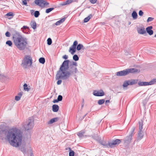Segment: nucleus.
<instances>
[{
  "instance_id": "obj_1",
  "label": "nucleus",
  "mask_w": 156,
  "mask_h": 156,
  "mask_svg": "<svg viewBox=\"0 0 156 156\" xmlns=\"http://www.w3.org/2000/svg\"><path fill=\"white\" fill-rule=\"evenodd\" d=\"M77 65L76 62L70 61L69 60H64L56 76V80H58L57 84L60 85L62 83V81L59 79L66 80L70 77H74L76 80L77 77L76 74L79 72L76 67Z\"/></svg>"
},
{
  "instance_id": "obj_2",
  "label": "nucleus",
  "mask_w": 156,
  "mask_h": 156,
  "mask_svg": "<svg viewBox=\"0 0 156 156\" xmlns=\"http://www.w3.org/2000/svg\"><path fill=\"white\" fill-rule=\"evenodd\" d=\"M6 137L10 144L13 146H19L21 144L22 134L20 131L15 128L9 129Z\"/></svg>"
},
{
  "instance_id": "obj_3",
  "label": "nucleus",
  "mask_w": 156,
  "mask_h": 156,
  "mask_svg": "<svg viewBox=\"0 0 156 156\" xmlns=\"http://www.w3.org/2000/svg\"><path fill=\"white\" fill-rule=\"evenodd\" d=\"M12 39L15 45L20 50H24L27 44V41L19 32L14 31L12 34Z\"/></svg>"
},
{
  "instance_id": "obj_4",
  "label": "nucleus",
  "mask_w": 156,
  "mask_h": 156,
  "mask_svg": "<svg viewBox=\"0 0 156 156\" xmlns=\"http://www.w3.org/2000/svg\"><path fill=\"white\" fill-rule=\"evenodd\" d=\"M139 70L136 68L128 69L116 72V75L118 76H125L130 73H139Z\"/></svg>"
},
{
  "instance_id": "obj_5",
  "label": "nucleus",
  "mask_w": 156,
  "mask_h": 156,
  "mask_svg": "<svg viewBox=\"0 0 156 156\" xmlns=\"http://www.w3.org/2000/svg\"><path fill=\"white\" fill-rule=\"evenodd\" d=\"M32 63V58L29 55L26 56L24 58L22 63V66L24 68H26L27 66L28 65L31 66Z\"/></svg>"
},
{
  "instance_id": "obj_6",
  "label": "nucleus",
  "mask_w": 156,
  "mask_h": 156,
  "mask_svg": "<svg viewBox=\"0 0 156 156\" xmlns=\"http://www.w3.org/2000/svg\"><path fill=\"white\" fill-rule=\"evenodd\" d=\"M34 126V120L32 118H30L27 120V124L24 125L23 126L26 130H29L33 128Z\"/></svg>"
},
{
  "instance_id": "obj_7",
  "label": "nucleus",
  "mask_w": 156,
  "mask_h": 156,
  "mask_svg": "<svg viewBox=\"0 0 156 156\" xmlns=\"http://www.w3.org/2000/svg\"><path fill=\"white\" fill-rule=\"evenodd\" d=\"M34 2L36 5L42 8L48 7L49 5V2L44 0H35Z\"/></svg>"
},
{
  "instance_id": "obj_8",
  "label": "nucleus",
  "mask_w": 156,
  "mask_h": 156,
  "mask_svg": "<svg viewBox=\"0 0 156 156\" xmlns=\"http://www.w3.org/2000/svg\"><path fill=\"white\" fill-rule=\"evenodd\" d=\"M137 80H130L125 81L124 82L122 86L123 88L126 87L129 85H133L137 83Z\"/></svg>"
},
{
  "instance_id": "obj_9",
  "label": "nucleus",
  "mask_w": 156,
  "mask_h": 156,
  "mask_svg": "<svg viewBox=\"0 0 156 156\" xmlns=\"http://www.w3.org/2000/svg\"><path fill=\"white\" fill-rule=\"evenodd\" d=\"M77 44L78 42L77 41H75L74 42L73 44L71 47L70 48L69 51V52H70L72 55L74 54L76 51V47Z\"/></svg>"
},
{
  "instance_id": "obj_10",
  "label": "nucleus",
  "mask_w": 156,
  "mask_h": 156,
  "mask_svg": "<svg viewBox=\"0 0 156 156\" xmlns=\"http://www.w3.org/2000/svg\"><path fill=\"white\" fill-rule=\"evenodd\" d=\"M122 140L116 139L113 140L111 142H108V146H111L112 145H118L122 142Z\"/></svg>"
},
{
  "instance_id": "obj_11",
  "label": "nucleus",
  "mask_w": 156,
  "mask_h": 156,
  "mask_svg": "<svg viewBox=\"0 0 156 156\" xmlns=\"http://www.w3.org/2000/svg\"><path fill=\"white\" fill-rule=\"evenodd\" d=\"M93 95L96 96H102L105 95V93L102 90H94L93 92Z\"/></svg>"
},
{
  "instance_id": "obj_12",
  "label": "nucleus",
  "mask_w": 156,
  "mask_h": 156,
  "mask_svg": "<svg viewBox=\"0 0 156 156\" xmlns=\"http://www.w3.org/2000/svg\"><path fill=\"white\" fill-rule=\"evenodd\" d=\"M132 135L127 136L124 140V143L125 145H127L130 142L132 139Z\"/></svg>"
},
{
  "instance_id": "obj_13",
  "label": "nucleus",
  "mask_w": 156,
  "mask_h": 156,
  "mask_svg": "<svg viewBox=\"0 0 156 156\" xmlns=\"http://www.w3.org/2000/svg\"><path fill=\"white\" fill-rule=\"evenodd\" d=\"M18 147V149L21 151L24 154L28 153L29 149L27 148L26 147Z\"/></svg>"
},
{
  "instance_id": "obj_14",
  "label": "nucleus",
  "mask_w": 156,
  "mask_h": 156,
  "mask_svg": "<svg viewBox=\"0 0 156 156\" xmlns=\"http://www.w3.org/2000/svg\"><path fill=\"white\" fill-rule=\"evenodd\" d=\"M137 30L138 33L140 34H144L146 33L145 28L143 27L141 28H138Z\"/></svg>"
},
{
  "instance_id": "obj_15",
  "label": "nucleus",
  "mask_w": 156,
  "mask_h": 156,
  "mask_svg": "<svg viewBox=\"0 0 156 156\" xmlns=\"http://www.w3.org/2000/svg\"><path fill=\"white\" fill-rule=\"evenodd\" d=\"M152 27L151 26L147 27L146 28V31L149 35H152L153 33V31L151 30L152 29Z\"/></svg>"
},
{
  "instance_id": "obj_16",
  "label": "nucleus",
  "mask_w": 156,
  "mask_h": 156,
  "mask_svg": "<svg viewBox=\"0 0 156 156\" xmlns=\"http://www.w3.org/2000/svg\"><path fill=\"white\" fill-rule=\"evenodd\" d=\"M73 1V0H67L66 2L61 3L60 4V5H61L63 6L68 5L72 2Z\"/></svg>"
},
{
  "instance_id": "obj_17",
  "label": "nucleus",
  "mask_w": 156,
  "mask_h": 156,
  "mask_svg": "<svg viewBox=\"0 0 156 156\" xmlns=\"http://www.w3.org/2000/svg\"><path fill=\"white\" fill-rule=\"evenodd\" d=\"M59 106L57 105H54L52 106V110L53 112H57L59 109Z\"/></svg>"
},
{
  "instance_id": "obj_18",
  "label": "nucleus",
  "mask_w": 156,
  "mask_h": 156,
  "mask_svg": "<svg viewBox=\"0 0 156 156\" xmlns=\"http://www.w3.org/2000/svg\"><path fill=\"white\" fill-rule=\"evenodd\" d=\"M59 119V118L58 117H56L52 119H51L49 121L48 123V124H51L53 123L57 122Z\"/></svg>"
},
{
  "instance_id": "obj_19",
  "label": "nucleus",
  "mask_w": 156,
  "mask_h": 156,
  "mask_svg": "<svg viewBox=\"0 0 156 156\" xmlns=\"http://www.w3.org/2000/svg\"><path fill=\"white\" fill-rule=\"evenodd\" d=\"M142 133V131H139L137 137V141L139 140L142 138L144 136Z\"/></svg>"
},
{
  "instance_id": "obj_20",
  "label": "nucleus",
  "mask_w": 156,
  "mask_h": 156,
  "mask_svg": "<svg viewBox=\"0 0 156 156\" xmlns=\"http://www.w3.org/2000/svg\"><path fill=\"white\" fill-rule=\"evenodd\" d=\"M138 84L140 86L149 85L148 82L140 81L138 82Z\"/></svg>"
},
{
  "instance_id": "obj_21",
  "label": "nucleus",
  "mask_w": 156,
  "mask_h": 156,
  "mask_svg": "<svg viewBox=\"0 0 156 156\" xmlns=\"http://www.w3.org/2000/svg\"><path fill=\"white\" fill-rule=\"evenodd\" d=\"M65 19H66L65 18H63L60 19L58 21H57L55 23V24H54L53 25L55 24L56 25H59L61 24L63 22H64L65 21Z\"/></svg>"
},
{
  "instance_id": "obj_22",
  "label": "nucleus",
  "mask_w": 156,
  "mask_h": 156,
  "mask_svg": "<svg viewBox=\"0 0 156 156\" xmlns=\"http://www.w3.org/2000/svg\"><path fill=\"white\" fill-rule=\"evenodd\" d=\"M85 133V132L82 130L78 133L77 134L80 138H82L84 137V134Z\"/></svg>"
},
{
  "instance_id": "obj_23",
  "label": "nucleus",
  "mask_w": 156,
  "mask_h": 156,
  "mask_svg": "<svg viewBox=\"0 0 156 156\" xmlns=\"http://www.w3.org/2000/svg\"><path fill=\"white\" fill-rule=\"evenodd\" d=\"M143 121L141 120L139 122V131H142L143 129Z\"/></svg>"
},
{
  "instance_id": "obj_24",
  "label": "nucleus",
  "mask_w": 156,
  "mask_h": 156,
  "mask_svg": "<svg viewBox=\"0 0 156 156\" xmlns=\"http://www.w3.org/2000/svg\"><path fill=\"white\" fill-rule=\"evenodd\" d=\"M55 8H56V7L55 6H53V7L47 9L45 10V12L47 13H48L54 10Z\"/></svg>"
},
{
  "instance_id": "obj_25",
  "label": "nucleus",
  "mask_w": 156,
  "mask_h": 156,
  "mask_svg": "<svg viewBox=\"0 0 156 156\" xmlns=\"http://www.w3.org/2000/svg\"><path fill=\"white\" fill-rule=\"evenodd\" d=\"M93 16L91 14L89 15L87 17L85 18L84 20V23H86L87 22L89 21V20H90V19Z\"/></svg>"
},
{
  "instance_id": "obj_26",
  "label": "nucleus",
  "mask_w": 156,
  "mask_h": 156,
  "mask_svg": "<svg viewBox=\"0 0 156 156\" xmlns=\"http://www.w3.org/2000/svg\"><path fill=\"white\" fill-rule=\"evenodd\" d=\"M132 16L133 19H136L137 17V14L135 11H133L132 14Z\"/></svg>"
},
{
  "instance_id": "obj_27",
  "label": "nucleus",
  "mask_w": 156,
  "mask_h": 156,
  "mask_svg": "<svg viewBox=\"0 0 156 156\" xmlns=\"http://www.w3.org/2000/svg\"><path fill=\"white\" fill-rule=\"evenodd\" d=\"M69 156H74L75 154L74 152L71 150L70 147L69 148Z\"/></svg>"
},
{
  "instance_id": "obj_28",
  "label": "nucleus",
  "mask_w": 156,
  "mask_h": 156,
  "mask_svg": "<svg viewBox=\"0 0 156 156\" xmlns=\"http://www.w3.org/2000/svg\"><path fill=\"white\" fill-rule=\"evenodd\" d=\"M149 85H152L156 83V78L152 80L150 82H148Z\"/></svg>"
},
{
  "instance_id": "obj_29",
  "label": "nucleus",
  "mask_w": 156,
  "mask_h": 156,
  "mask_svg": "<svg viewBox=\"0 0 156 156\" xmlns=\"http://www.w3.org/2000/svg\"><path fill=\"white\" fill-rule=\"evenodd\" d=\"M31 26L34 29H35L36 28V22L35 21L32 22L31 23Z\"/></svg>"
},
{
  "instance_id": "obj_30",
  "label": "nucleus",
  "mask_w": 156,
  "mask_h": 156,
  "mask_svg": "<svg viewBox=\"0 0 156 156\" xmlns=\"http://www.w3.org/2000/svg\"><path fill=\"white\" fill-rule=\"evenodd\" d=\"M83 47V46L82 44H77L76 46V49L77 50L79 51L81 49H82Z\"/></svg>"
},
{
  "instance_id": "obj_31",
  "label": "nucleus",
  "mask_w": 156,
  "mask_h": 156,
  "mask_svg": "<svg viewBox=\"0 0 156 156\" xmlns=\"http://www.w3.org/2000/svg\"><path fill=\"white\" fill-rule=\"evenodd\" d=\"M39 61L40 63L43 64L45 62V59L44 58L41 57L39 59Z\"/></svg>"
},
{
  "instance_id": "obj_32",
  "label": "nucleus",
  "mask_w": 156,
  "mask_h": 156,
  "mask_svg": "<svg viewBox=\"0 0 156 156\" xmlns=\"http://www.w3.org/2000/svg\"><path fill=\"white\" fill-rule=\"evenodd\" d=\"M105 102V100L104 99H100L98 100V103L99 105H101Z\"/></svg>"
},
{
  "instance_id": "obj_33",
  "label": "nucleus",
  "mask_w": 156,
  "mask_h": 156,
  "mask_svg": "<svg viewBox=\"0 0 156 156\" xmlns=\"http://www.w3.org/2000/svg\"><path fill=\"white\" fill-rule=\"evenodd\" d=\"M73 59L75 61H77L79 59V58L76 55H74L73 56Z\"/></svg>"
},
{
  "instance_id": "obj_34",
  "label": "nucleus",
  "mask_w": 156,
  "mask_h": 156,
  "mask_svg": "<svg viewBox=\"0 0 156 156\" xmlns=\"http://www.w3.org/2000/svg\"><path fill=\"white\" fill-rule=\"evenodd\" d=\"M40 14V12L39 11H36L34 12V16L36 17H38Z\"/></svg>"
},
{
  "instance_id": "obj_35",
  "label": "nucleus",
  "mask_w": 156,
  "mask_h": 156,
  "mask_svg": "<svg viewBox=\"0 0 156 156\" xmlns=\"http://www.w3.org/2000/svg\"><path fill=\"white\" fill-rule=\"evenodd\" d=\"M24 90L25 91H29L30 89L28 88L27 85V83H25L23 85Z\"/></svg>"
},
{
  "instance_id": "obj_36",
  "label": "nucleus",
  "mask_w": 156,
  "mask_h": 156,
  "mask_svg": "<svg viewBox=\"0 0 156 156\" xmlns=\"http://www.w3.org/2000/svg\"><path fill=\"white\" fill-rule=\"evenodd\" d=\"M28 153H30V156H34L32 149L30 147L28 150Z\"/></svg>"
},
{
  "instance_id": "obj_37",
  "label": "nucleus",
  "mask_w": 156,
  "mask_h": 156,
  "mask_svg": "<svg viewBox=\"0 0 156 156\" xmlns=\"http://www.w3.org/2000/svg\"><path fill=\"white\" fill-rule=\"evenodd\" d=\"M47 44L48 45H50L51 44L52 41L51 39L50 38H49L47 40Z\"/></svg>"
},
{
  "instance_id": "obj_38",
  "label": "nucleus",
  "mask_w": 156,
  "mask_h": 156,
  "mask_svg": "<svg viewBox=\"0 0 156 156\" xmlns=\"http://www.w3.org/2000/svg\"><path fill=\"white\" fill-rule=\"evenodd\" d=\"M6 44L8 45L9 46H12V43L11 41L9 40L6 42Z\"/></svg>"
},
{
  "instance_id": "obj_39",
  "label": "nucleus",
  "mask_w": 156,
  "mask_h": 156,
  "mask_svg": "<svg viewBox=\"0 0 156 156\" xmlns=\"http://www.w3.org/2000/svg\"><path fill=\"white\" fill-rule=\"evenodd\" d=\"M30 0H23L22 1V5H27V2H29Z\"/></svg>"
},
{
  "instance_id": "obj_40",
  "label": "nucleus",
  "mask_w": 156,
  "mask_h": 156,
  "mask_svg": "<svg viewBox=\"0 0 156 156\" xmlns=\"http://www.w3.org/2000/svg\"><path fill=\"white\" fill-rule=\"evenodd\" d=\"M100 143L101 145L103 146H107L108 145V143H107L105 141H101L100 142Z\"/></svg>"
},
{
  "instance_id": "obj_41",
  "label": "nucleus",
  "mask_w": 156,
  "mask_h": 156,
  "mask_svg": "<svg viewBox=\"0 0 156 156\" xmlns=\"http://www.w3.org/2000/svg\"><path fill=\"white\" fill-rule=\"evenodd\" d=\"M57 99L58 101H62V96L61 95H59Z\"/></svg>"
},
{
  "instance_id": "obj_42",
  "label": "nucleus",
  "mask_w": 156,
  "mask_h": 156,
  "mask_svg": "<svg viewBox=\"0 0 156 156\" xmlns=\"http://www.w3.org/2000/svg\"><path fill=\"white\" fill-rule=\"evenodd\" d=\"M154 20V18L151 17H149L147 20V22H149L152 21Z\"/></svg>"
},
{
  "instance_id": "obj_43",
  "label": "nucleus",
  "mask_w": 156,
  "mask_h": 156,
  "mask_svg": "<svg viewBox=\"0 0 156 156\" xmlns=\"http://www.w3.org/2000/svg\"><path fill=\"white\" fill-rule=\"evenodd\" d=\"M134 131H135V128L134 127H133L132 129V131L131 132V133L129 134V135H132V137L133 135L134 134Z\"/></svg>"
},
{
  "instance_id": "obj_44",
  "label": "nucleus",
  "mask_w": 156,
  "mask_h": 156,
  "mask_svg": "<svg viewBox=\"0 0 156 156\" xmlns=\"http://www.w3.org/2000/svg\"><path fill=\"white\" fill-rule=\"evenodd\" d=\"M6 15L7 16H13V14L12 12H10L7 13Z\"/></svg>"
},
{
  "instance_id": "obj_45",
  "label": "nucleus",
  "mask_w": 156,
  "mask_h": 156,
  "mask_svg": "<svg viewBox=\"0 0 156 156\" xmlns=\"http://www.w3.org/2000/svg\"><path fill=\"white\" fill-rule=\"evenodd\" d=\"M5 35L6 37H9L10 36L11 34L9 32L7 31L5 33Z\"/></svg>"
},
{
  "instance_id": "obj_46",
  "label": "nucleus",
  "mask_w": 156,
  "mask_h": 156,
  "mask_svg": "<svg viewBox=\"0 0 156 156\" xmlns=\"http://www.w3.org/2000/svg\"><path fill=\"white\" fill-rule=\"evenodd\" d=\"M20 97L19 96H16L15 97V99L16 101H19L20 99Z\"/></svg>"
},
{
  "instance_id": "obj_47",
  "label": "nucleus",
  "mask_w": 156,
  "mask_h": 156,
  "mask_svg": "<svg viewBox=\"0 0 156 156\" xmlns=\"http://www.w3.org/2000/svg\"><path fill=\"white\" fill-rule=\"evenodd\" d=\"M143 14H144V12L142 10H140L139 11V15L140 16H142Z\"/></svg>"
},
{
  "instance_id": "obj_48",
  "label": "nucleus",
  "mask_w": 156,
  "mask_h": 156,
  "mask_svg": "<svg viewBox=\"0 0 156 156\" xmlns=\"http://www.w3.org/2000/svg\"><path fill=\"white\" fill-rule=\"evenodd\" d=\"M90 1L91 3L94 4L96 2L97 0H90Z\"/></svg>"
},
{
  "instance_id": "obj_49",
  "label": "nucleus",
  "mask_w": 156,
  "mask_h": 156,
  "mask_svg": "<svg viewBox=\"0 0 156 156\" xmlns=\"http://www.w3.org/2000/svg\"><path fill=\"white\" fill-rule=\"evenodd\" d=\"M62 58L64 59H67L68 58V56L66 55H65L62 56Z\"/></svg>"
},
{
  "instance_id": "obj_50",
  "label": "nucleus",
  "mask_w": 156,
  "mask_h": 156,
  "mask_svg": "<svg viewBox=\"0 0 156 156\" xmlns=\"http://www.w3.org/2000/svg\"><path fill=\"white\" fill-rule=\"evenodd\" d=\"M110 103V101L109 100H106L105 101V104L106 105H108V104Z\"/></svg>"
},
{
  "instance_id": "obj_51",
  "label": "nucleus",
  "mask_w": 156,
  "mask_h": 156,
  "mask_svg": "<svg viewBox=\"0 0 156 156\" xmlns=\"http://www.w3.org/2000/svg\"><path fill=\"white\" fill-rule=\"evenodd\" d=\"M29 29V28L27 26H23V28H22V29Z\"/></svg>"
},
{
  "instance_id": "obj_52",
  "label": "nucleus",
  "mask_w": 156,
  "mask_h": 156,
  "mask_svg": "<svg viewBox=\"0 0 156 156\" xmlns=\"http://www.w3.org/2000/svg\"><path fill=\"white\" fill-rule=\"evenodd\" d=\"M58 99H55L53 101L54 103H57L58 102Z\"/></svg>"
},
{
  "instance_id": "obj_53",
  "label": "nucleus",
  "mask_w": 156,
  "mask_h": 156,
  "mask_svg": "<svg viewBox=\"0 0 156 156\" xmlns=\"http://www.w3.org/2000/svg\"><path fill=\"white\" fill-rule=\"evenodd\" d=\"M22 96V94L21 92H20L18 94V96H19L21 98V97Z\"/></svg>"
},
{
  "instance_id": "obj_54",
  "label": "nucleus",
  "mask_w": 156,
  "mask_h": 156,
  "mask_svg": "<svg viewBox=\"0 0 156 156\" xmlns=\"http://www.w3.org/2000/svg\"><path fill=\"white\" fill-rule=\"evenodd\" d=\"M87 113L86 114H85L83 116V118H84L86 116V115H87Z\"/></svg>"
},
{
  "instance_id": "obj_55",
  "label": "nucleus",
  "mask_w": 156,
  "mask_h": 156,
  "mask_svg": "<svg viewBox=\"0 0 156 156\" xmlns=\"http://www.w3.org/2000/svg\"><path fill=\"white\" fill-rule=\"evenodd\" d=\"M83 105H84L83 104H82V106H81V107L82 108H83Z\"/></svg>"
},
{
  "instance_id": "obj_56",
  "label": "nucleus",
  "mask_w": 156,
  "mask_h": 156,
  "mask_svg": "<svg viewBox=\"0 0 156 156\" xmlns=\"http://www.w3.org/2000/svg\"><path fill=\"white\" fill-rule=\"evenodd\" d=\"M31 15H34V13H33V12H31Z\"/></svg>"
},
{
  "instance_id": "obj_57",
  "label": "nucleus",
  "mask_w": 156,
  "mask_h": 156,
  "mask_svg": "<svg viewBox=\"0 0 156 156\" xmlns=\"http://www.w3.org/2000/svg\"><path fill=\"white\" fill-rule=\"evenodd\" d=\"M131 24V22H129V24Z\"/></svg>"
},
{
  "instance_id": "obj_58",
  "label": "nucleus",
  "mask_w": 156,
  "mask_h": 156,
  "mask_svg": "<svg viewBox=\"0 0 156 156\" xmlns=\"http://www.w3.org/2000/svg\"><path fill=\"white\" fill-rule=\"evenodd\" d=\"M84 101V99H83V102Z\"/></svg>"
},
{
  "instance_id": "obj_59",
  "label": "nucleus",
  "mask_w": 156,
  "mask_h": 156,
  "mask_svg": "<svg viewBox=\"0 0 156 156\" xmlns=\"http://www.w3.org/2000/svg\"><path fill=\"white\" fill-rule=\"evenodd\" d=\"M154 37H156V35H155L154 36Z\"/></svg>"
},
{
  "instance_id": "obj_60",
  "label": "nucleus",
  "mask_w": 156,
  "mask_h": 156,
  "mask_svg": "<svg viewBox=\"0 0 156 156\" xmlns=\"http://www.w3.org/2000/svg\"><path fill=\"white\" fill-rule=\"evenodd\" d=\"M111 147V148H112V147Z\"/></svg>"
},
{
  "instance_id": "obj_61",
  "label": "nucleus",
  "mask_w": 156,
  "mask_h": 156,
  "mask_svg": "<svg viewBox=\"0 0 156 156\" xmlns=\"http://www.w3.org/2000/svg\"><path fill=\"white\" fill-rule=\"evenodd\" d=\"M31 11H33V12L34 11V10H31Z\"/></svg>"
}]
</instances>
